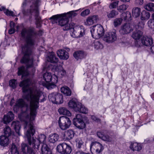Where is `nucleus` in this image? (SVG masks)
<instances>
[{
    "label": "nucleus",
    "instance_id": "obj_3",
    "mask_svg": "<svg viewBox=\"0 0 154 154\" xmlns=\"http://www.w3.org/2000/svg\"><path fill=\"white\" fill-rule=\"evenodd\" d=\"M52 23H57L61 26H65L66 29H74V27H72L69 23V19L66 13L58 14L52 16L49 18Z\"/></svg>",
    "mask_w": 154,
    "mask_h": 154
},
{
    "label": "nucleus",
    "instance_id": "obj_34",
    "mask_svg": "<svg viewBox=\"0 0 154 154\" xmlns=\"http://www.w3.org/2000/svg\"><path fill=\"white\" fill-rule=\"evenodd\" d=\"M140 12L141 9L140 8L138 7L133 8L132 11V13L133 16L136 17L139 16Z\"/></svg>",
    "mask_w": 154,
    "mask_h": 154
},
{
    "label": "nucleus",
    "instance_id": "obj_43",
    "mask_svg": "<svg viewBox=\"0 0 154 154\" xmlns=\"http://www.w3.org/2000/svg\"><path fill=\"white\" fill-rule=\"evenodd\" d=\"M76 146L79 148H80L84 143V142L82 140L79 139H76Z\"/></svg>",
    "mask_w": 154,
    "mask_h": 154
},
{
    "label": "nucleus",
    "instance_id": "obj_42",
    "mask_svg": "<svg viewBox=\"0 0 154 154\" xmlns=\"http://www.w3.org/2000/svg\"><path fill=\"white\" fill-rule=\"evenodd\" d=\"M122 21V19L120 18H117L114 21V25L116 27L120 25Z\"/></svg>",
    "mask_w": 154,
    "mask_h": 154
},
{
    "label": "nucleus",
    "instance_id": "obj_36",
    "mask_svg": "<svg viewBox=\"0 0 154 154\" xmlns=\"http://www.w3.org/2000/svg\"><path fill=\"white\" fill-rule=\"evenodd\" d=\"M5 136L8 137L10 136L12 134L11 129L8 126H6L4 129Z\"/></svg>",
    "mask_w": 154,
    "mask_h": 154
},
{
    "label": "nucleus",
    "instance_id": "obj_48",
    "mask_svg": "<svg viewBox=\"0 0 154 154\" xmlns=\"http://www.w3.org/2000/svg\"><path fill=\"white\" fill-rule=\"evenodd\" d=\"M4 13L7 16H14L13 12L11 11H9L8 9H6V10H5Z\"/></svg>",
    "mask_w": 154,
    "mask_h": 154
},
{
    "label": "nucleus",
    "instance_id": "obj_39",
    "mask_svg": "<svg viewBox=\"0 0 154 154\" xmlns=\"http://www.w3.org/2000/svg\"><path fill=\"white\" fill-rule=\"evenodd\" d=\"M118 14V12L115 10H112L107 14L109 18H113Z\"/></svg>",
    "mask_w": 154,
    "mask_h": 154
},
{
    "label": "nucleus",
    "instance_id": "obj_24",
    "mask_svg": "<svg viewBox=\"0 0 154 154\" xmlns=\"http://www.w3.org/2000/svg\"><path fill=\"white\" fill-rule=\"evenodd\" d=\"M18 75H22V78L23 76H26L29 75V73L26 70H25V67L23 66L19 67L18 68Z\"/></svg>",
    "mask_w": 154,
    "mask_h": 154
},
{
    "label": "nucleus",
    "instance_id": "obj_46",
    "mask_svg": "<svg viewBox=\"0 0 154 154\" xmlns=\"http://www.w3.org/2000/svg\"><path fill=\"white\" fill-rule=\"evenodd\" d=\"M11 152L12 154H19L17 147L15 146H13L11 148Z\"/></svg>",
    "mask_w": 154,
    "mask_h": 154
},
{
    "label": "nucleus",
    "instance_id": "obj_33",
    "mask_svg": "<svg viewBox=\"0 0 154 154\" xmlns=\"http://www.w3.org/2000/svg\"><path fill=\"white\" fill-rule=\"evenodd\" d=\"M150 15V14L149 12L145 11H143L141 13V20H148L149 18Z\"/></svg>",
    "mask_w": 154,
    "mask_h": 154
},
{
    "label": "nucleus",
    "instance_id": "obj_11",
    "mask_svg": "<svg viewBox=\"0 0 154 154\" xmlns=\"http://www.w3.org/2000/svg\"><path fill=\"white\" fill-rule=\"evenodd\" d=\"M44 80L47 82H52L55 83L58 82L57 76L55 74L53 75L50 72H46L43 75Z\"/></svg>",
    "mask_w": 154,
    "mask_h": 154
},
{
    "label": "nucleus",
    "instance_id": "obj_64",
    "mask_svg": "<svg viewBox=\"0 0 154 154\" xmlns=\"http://www.w3.org/2000/svg\"><path fill=\"white\" fill-rule=\"evenodd\" d=\"M151 50L152 52L154 54V46H153L151 48Z\"/></svg>",
    "mask_w": 154,
    "mask_h": 154
},
{
    "label": "nucleus",
    "instance_id": "obj_10",
    "mask_svg": "<svg viewBox=\"0 0 154 154\" xmlns=\"http://www.w3.org/2000/svg\"><path fill=\"white\" fill-rule=\"evenodd\" d=\"M117 35L115 32L106 33L104 36L103 40L109 43H112L115 41L117 39Z\"/></svg>",
    "mask_w": 154,
    "mask_h": 154
},
{
    "label": "nucleus",
    "instance_id": "obj_55",
    "mask_svg": "<svg viewBox=\"0 0 154 154\" xmlns=\"http://www.w3.org/2000/svg\"><path fill=\"white\" fill-rule=\"evenodd\" d=\"M92 27L93 28H96V29L100 28L101 29L102 28H103V26L100 24H97L93 26Z\"/></svg>",
    "mask_w": 154,
    "mask_h": 154
},
{
    "label": "nucleus",
    "instance_id": "obj_21",
    "mask_svg": "<svg viewBox=\"0 0 154 154\" xmlns=\"http://www.w3.org/2000/svg\"><path fill=\"white\" fill-rule=\"evenodd\" d=\"M11 127L14 129L16 132L20 135V130L21 127L20 122L18 121H13L11 124Z\"/></svg>",
    "mask_w": 154,
    "mask_h": 154
},
{
    "label": "nucleus",
    "instance_id": "obj_40",
    "mask_svg": "<svg viewBox=\"0 0 154 154\" xmlns=\"http://www.w3.org/2000/svg\"><path fill=\"white\" fill-rule=\"evenodd\" d=\"M9 85L12 88H15L17 85V80L14 79L10 80L9 81Z\"/></svg>",
    "mask_w": 154,
    "mask_h": 154
},
{
    "label": "nucleus",
    "instance_id": "obj_37",
    "mask_svg": "<svg viewBox=\"0 0 154 154\" xmlns=\"http://www.w3.org/2000/svg\"><path fill=\"white\" fill-rule=\"evenodd\" d=\"M83 32H82L81 31H78L76 29H73L72 33L74 35L75 37H82L85 34L84 31L83 30Z\"/></svg>",
    "mask_w": 154,
    "mask_h": 154
},
{
    "label": "nucleus",
    "instance_id": "obj_29",
    "mask_svg": "<svg viewBox=\"0 0 154 154\" xmlns=\"http://www.w3.org/2000/svg\"><path fill=\"white\" fill-rule=\"evenodd\" d=\"M131 13L129 11H127L126 12V21L127 20L128 23H126V28H132L131 26L130 25L129 21L131 20Z\"/></svg>",
    "mask_w": 154,
    "mask_h": 154
},
{
    "label": "nucleus",
    "instance_id": "obj_62",
    "mask_svg": "<svg viewBox=\"0 0 154 154\" xmlns=\"http://www.w3.org/2000/svg\"><path fill=\"white\" fill-rule=\"evenodd\" d=\"M15 102V100H14V98H13L11 101L10 103V105L11 106H12L14 103Z\"/></svg>",
    "mask_w": 154,
    "mask_h": 154
},
{
    "label": "nucleus",
    "instance_id": "obj_44",
    "mask_svg": "<svg viewBox=\"0 0 154 154\" xmlns=\"http://www.w3.org/2000/svg\"><path fill=\"white\" fill-rule=\"evenodd\" d=\"M118 1H116L111 3L109 6V8L112 9L116 8L118 5Z\"/></svg>",
    "mask_w": 154,
    "mask_h": 154
},
{
    "label": "nucleus",
    "instance_id": "obj_20",
    "mask_svg": "<svg viewBox=\"0 0 154 154\" xmlns=\"http://www.w3.org/2000/svg\"><path fill=\"white\" fill-rule=\"evenodd\" d=\"M47 60L51 63H56L58 62V58L56 57L54 52H51L48 56Z\"/></svg>",
    "mask_w": 154,
    "mask_h": 154
},
{
    "label": "nucleus",
    "instance_id": "obj_1",
    "mask_svg": "<svg viewBox=\"0 0 154 154\" xmlns=\"http://www.w3.org/2000/svg\"><path fill=\"white\" fill-rule=\"evenodd\" d=\"M32 83L30 79H25L21 82L19 84L22 87V91L24 94L23 97L28 101H30V119L29 122H25L24 128L26 130L25 135L27 137L29 146L36 151L35 149H38L40 144L42 145L45 143L46 137L44 134L39 135L38 139H34L33 136L35 129L33 121L37 114L36 110L39 106V99L42 96V93L35 87H29Z\"/></svg>",
    "mask_w": 154,
    "mask_h": 154
},
{
    "label": "nucleus",
    "instance_id": "obj_47",
    "mask_svg": "<svg viewBox=\"0 0 154 154\" xmlns=\"http://www.w3.org/2000/svg\"><path fill=\"white\" fill-rule=\"evenodd\" d=\"M102 140L105 141L110 142L111 141L112 139L111 137L108 135H104V136L103 137Z\"/></svg>",
    "mask_w": 154,
    "mask_h": 154
},
{
    "label": "nucleus",
    "instance_id": "obj_26",
    "mask_svg": "<svg viewBox=\"0 0 154 154\" xmlns=\"http://www.w3.org/2000/svg\"><path fill=\"white\" fill-rule=\"evenodd\" d=\"M41 146L42 154H51L50 149L46 143H43Z\"/></svg>",
    "mask_w": 154,
    "mask_h": 154
},
{
    "label": "nucleus",
    "instance_id": "obj_14",
    "mask_svg": "<svg viewBox=\"0 0 154 154\" xmlns=\"http://www.w3.org/2000/svg\"><path fill=\"white\" fill-rule=\"evenodd\" d=\"M25 107L26 110L29 108L28 105L26 104L25 102L23 99H20L18 100L16 102L15 105L14 106V109L15 110H17V109L19 108H22Z\"/></svg>",
    "mask_w": 154,
    "mask_h": 154
},
{
    "label": "nucleus",
    "instance_id": "obj_13",
    "mask_svg": "<svg viewBox=\"0 0 154 154\" xmlns=\"http://www.w3.org/2000/svg\"><path fill=\"white\" fill-rule=\"evenodd\" d=\"M21 149L23 154H36V151L33 148L27 146L25 143L21 144Z\"/></svg>",
    "mask_w": 154,
    "mask_h": 154
},
{
    "label": "nucleus",
    "instance_id": "obj_4",
    "mask_svg": "<svg viewBox=\"0 0 154 154\" xmlns=\"http://www.w3.org/2000/svg\"><path fill=\"white\" fill-rule=\"evenodd\" d=\"M33 1V4L30 6V8L23 11V14L25 16H29L31 17L32 15H34L37 23L39 24L41 21V17L39 16L38 10L39 0H32Z\"/></svg>",
    "mask_w": 154,
    "mask_h": 154
},
{
    "label": "nucleus",
    "instance_id": "obj_54",
    "mask_svg": "<svg viewBox=\"0 0 154 154\" xmlns=\"http://www.w3.org/2000/svg\"><path fill=\"white\" fill-rule=\"evenodd\" d=\"M91 119L92 120L97 122H100V119L94 116H91Z\"/></svg>",
    "mask_w": 154,
    "mask_h": 154
},
{
    "label": "nucleus",
    "instance_id": "obj_38",
    "mask_svg": "<svg viewBox=\"0 0 154 154\" xmlns=\"http://www.w3.org/2000/svg\"><path fill=\"white\" fill-rule=\"evenodd\" d=\"M98 29H91V32L92 37L95 39H98L100 38V35H98Z\"/></svg>",
    "mask_w": 154,
    "mask_h": 154
},
{
    "label": "nucleus",
    "instance_id": "obj_8",
    "mask_svg": "<svg viewBox=\"0 0 154 154\" xmlns=\"http://www.w3.org/2000/svg\"><path fill=\"white\" fill-rule=\"evenodd\" d=\"M57 149L59 152L62 154H69L72 151L71 147L65 143L58 145Z\"/></svg>",
    "mask_w": 154,
    "mask_h": 154
},
{
    "label": "nucleus",
    "instance_id": "obj_2",
    "mask_svg": "<svg viewBox=\"0 0 154 154\" xmlns=\"http://www.w3.org/2000/svg\"><path fill=\"white\" fill-rule=\"evenodd\" d=\"M42 33L41 30L38 34L33 29H22L21 31L20 39L24 41L26 45L22 47L24 55L20 61L21 63L26 64L27 68L32 67L33 65V59L31 56L32 51L29 47L35 45L38 34L41 35Z\"/></svg>",
    "mask_w": 154,
    "mask_h": 154
},
{
    "label": "nucleus",
    "instance_id": "obj_27",
    "mask_svg": "<svg viewBox=\"0 0 154 154\" xmlns=\"http://www.w3.org/2000/svg\"><path fill=\"white\" fill-rule=\"evenodd\" d=\"M91 45L97 50L101 49L103 47V45L100 42L95 40L92 42Z\"/></svg>",
    "mask_w": 154,
    "mask_h": 154
},
{
    "label": "nucleus",
    "instance_id": "obj_49",
    "mask_svg": "<svg viewBox=\"0 0 154 154\" xmlns=\"http://www.w3.org/2000/svg\"><path fill=\"white\" fill-rule=\"evenodd\" d=\"M66 71L63 69L58 72V75L60 76L61 77L63 76L66 74Z\"/></svg>",
    "mask_w": 154,
    "mask_h": 154
},
{
    "label": "nucleus",
    "instance_id": "obj_31",
    "mask_svg": "<svg viewBox=\"0 0 154 154\" xmlns=\"http://www.w3.org/2000/svg\"><path fill=\"white\" fill-rule=\"evenodd\" d=\"M59 112L61 114L65 115L68 116H70L71 115V112L66 108L61 107L58 110Z\"/></svg>",
    "mask_w": 154,
    "mask_h": 154
},
{
    "label": "nucleus",
    "instance_id": "obj_6",
    "mask_svg": "<svg viewBox=\"0 0 154 154\" xmlns=\"http://www.w3.org/2000/svg\"><path fill=\"white\" fill-rule=\"evenodd\" d=\"M59 127L63 130L68 128L71 125L70 119L66 116L60 117L58 121Z\"/></svg>",
    "mask_w": 154,
    "mask_h": 154
},
{
    "label": "nucleus",
    "instance_id": "obj_61",
    "mask_svg": "<svg viewBox=\"0 0 154 154\" xmlns=\"http://www.w3.org/2000/svg\"><path fill=\"white\" fill-rule=\"evenodd\" d=\"M6 9L5 7L0 5V11H3L4 12H5V11L6 10Z\"/></svg>",
    "mask_w": 154,
    "mask_h": 154
},
{
    "label": "nucleus",
    "instance_id": "obj_25",
    "mask_svg": "<svg viewBox=\"0 0 154 154\" xmlns=\"http://www.w3.org/2000/svg\"><path fill=\"white\" fill-rule=\"evenodd\" d=\"M142 34V32L140 29H136L133 32L132 37L135 40H139Z\"/></svg>",
    "mask_w": 154,
    "mask_h": 154
},
{
    "label": "nucleus",
    "instance_id": "obj_23",
    "mask_svg": "<svg viewBox=\"0 0 154 154\" xmlns=\"http://www.w3.org/2000/svg\"><path fill=\"white\" fill-rule=\"evenodd\" d=\"M9 143L8 137L2 135L0 137V144L2 146H6Z\"/></svg>",
    "mask_w": 154,
    "mask_h": 154
},
{
    "label": "nucleus",
    "instance_id": "obj_35",
    "mask_svg": "<svg viewBox=\"0 0 154 154\" xmlns=\"http://www.w3.org/2000/svg\"><path fill=\"white\" fill-rule=\"evenodd\" d=\"M144 7L147 11H154V4L153 3H148L145 5Z\"/></svg>",
    "mask_w": 154,
    "mask_h": 154
},
{
    "label": "nucleus",
    "instance_id": "obj_56",
    "mask_svg": "<svg viewBox=\"0 0 154 154\" xmlns=\"http://www.w3.org/2000/svg\"><path fill=\"white\" fill-rule=\"evenodd\" d=\"M137 26L138 27L136 28L141 29L143 28L144 24L142 23H140L138 24Z\"/></svg>",
    "mask_w": 154,
    "mask_h": 154
},
{
    "label": "nucleus",
    "instance_id": "obj_7",
    "mask_svg": "<svg viewBox=\"0 0 154 154\" xmlns=\"http://www.w3.org/2000/svg\"><path fill=\"white\" fill-rule=\"evenodd\" d=\"M48 98L49 100L54 103L60 104L63 102V96L59 93H52L49 95Z\"/></svg>",
    "mask_w": 154,
    "mask_h": 154
},
{
    "label": "nucleus",
    "instance_id": "obj_53",
    "mask_svg": "<svg viewBox=\"0 0 154 154\" xmlns=\"http://www.w3.org/2000/svg\"><path fill=\"white\" fill-rule=\"evenodd\" d=\"M104 29H98V35H100V38L103 35L104 33Z\"/></svg>",
    "mask_w": 154,
    "mask_h": 154
},
{
    "label": "nucleus",
    "instance_id": "obj_5",
    "mask_svg": "<svg viewBox=\"0 0 154 154\" xmlns=\"http://www.w3.org/2000/svg\"><path fill=\"white\" fill-rule=\"evenodd\" d=\"M68 106L71 108L73 109L76 112L86 114L88 113V110L81 103L76 102L75 101L71 100L68 103Z\"/></svg>",
    "mask_w": 154,
    "mask_h": 154
},
{
    "label": "nucleus",
    "instance_id": "obj_50",
    "mask_svg": "<svg viewBox=\"0 0 154 154\" xmlns=\"http://www.w3.org/2000/svg\"><path fill=\"white\" fill-rule=\"evenodd\" d=\"M118 10L121 12H123L125 10V5H122L120 6Z\"/></svg>",
    "mask_w": 154,
    "mask_h": 154
},
{
    "label": "nucleus",
    "instance_id": "obj_57",
    "mask_svg": "<svg viewBox=\"0 0 154 154\" xmlns=\"http://www.w3.org/2000/svg\"><path fill=\"white\" fill-rule=\"evenodd\" d=\"M15 24L13 21H11L10 23V29H14Z\"/></svg>",
    "mask_w": 154,
    "mask_h": 154
},
{
    "label": "nucleus",
    "instance_id": "obj_15",
    "mask_svg": "<svg viewBox=\"0 0 154 154\" xmlns=\"http://www.w3.org/2000/svg\"><path fill=\"white\" fill-rule=\"evenodd\" d=\"M57 54L61 59L67 60L69 57L68 53L63 49H60L57 51Z\"/></svg>",
    "mask_w": 154,
    "mask_h": 154
},
{
    "label": "nucleus",
    "instance_id": "obj_16",
    "mask_svg": "<svg viewBox=\"0 0 154 154\" xmlns=\"http://www.w3.org/2000/svg\"><path fill=\"white\" fill-rule=\"evenodd\" d=\"M141 41L143 44L146 46L152 45L153 44V40L152 38L146 36H143L141 39Z\"/></svg>",
    "mask_w": 154,
    "mask_h": 154
},
{
    "label": "nucleus",
    "instance_id": "obj_51",
    "mask_svg": "<svg viewBox=\"0 0 154 154\" xmlns=\"http://www.w3.org/2000/svg\"><path fill=\"white\" fill-rule=\"evenodd\" d=\"M97 135L98 137L102 139L104 134L101 131H99L97 132Z\"/></svg>",
    "mask_w": 154,
    "mask_h": 154
},
{
    "label": "nucleus",
    "instance_id": "obj_41",
    "mask_svg": "<svg viewBox=\"0 0 154 154\" xmlns=\"http://www.w3.org/2000/svg\"><path fill=\"white\" fill-rule=\"evenodd\" d=\"M79 10H76L75 11H70L66 13L67 14V15L69 19L70 17H75L76 16L77 14L76 13V12L77 11H79Z\"/></svg>",
    "mask_w": 154,
    "mask_h": 154
},
{
    "label": "nucleus",
    "instance_id": "obj_59",
    "mask_svg": "<svg viewBox=\"0 0 154 154\" xmlns=\"http://www.w3.org/2000/svg\"><path fill=\"white\" fill-rule=\"evenodd\" d=\"M15 32V29H9L8 32L9 34H12L14 33Z\"/></svg>",
    "mask_w": 154,
    "mask_h": 154
},
{
    "label": "nucleus",
    "instance_id": "obj_17",
    "mask_svg": "<svg viewBox=\"0 0 154 154\" xmlns=\"http://www.w3.org/2000/svg\"><path fill=\"white\" fill-rule=\"evenodd\" d=\"M98 18L97 15H93L89 17L86 20V21L85 22L86 25L90 26L95 23L96 22Z\"/></svg>",
    "mask_w": 154,
    "mask_h": 154
},
{
    "label": "nucleus",
    "instance_id": "obj_58",
    "mask_svg": "<svg viewBox=\"0 0 154 154\" xmlns=\"http://www.w3.org/2000/svg\"><path fill=\"white\" fill-rule=\"evenodd\" d=\"M135 2L137 4L142 5L143 3V0H136Z\"/></svg>",
    "mask_w": 154,
    "mask_h": 154
},
{
    "label": "nucleus",
    "instance_id": "obj_18",
    "mask_svg": "<svg viewBox=\"0 0 154 154\" xmlns=\"http://www.w3.org/2000/svg\"><path fill=\"white\" fill-rule=\"evenodd\" d=\"M14 115L13 113L10 111L8 112L7 115H5L3 119L4 123L7 124L11 122L14 119Z\"/></svg>",
    "mask_w": 154,
    "mask_h": 154
},
{
    "label": "nucleus",
    "instance_id": "obj_9",
    "mask_svg": "<svg viewBox=\"0 0 154 154\" xmlns=\"http://www.w3.org/2000/svg\"><path fill=\"white\" fill-rule=\"evenodd\" d=\"M82 117L80 114L76 115V117L73 119V122L74 125L79 129H83L85 127V124L82 120Z\"/></svg>",
    "mask_w": 154,
    "mask_h": 154
},
{
    "label": "nucleus",
    "instance_id": "obj_22",
    "mask_svg": "<svg viewBox=\"0 0 154 154\" xmlns=\"http://www.w3.org/2000/svg\"><path fill=\"white\" fill-rule=\"evenodd\" d=\"M75 134L72 130H69L65 132L63 136L66 139L70 140L73 137Z\"/></svg>",
    "mask_w": 154,
    "mask_h": 154
},
{
    "label": "nucleus",
    "instance_id": "obj_30",
    "mask_svg": "<svg viewBox=\"0 0 154 154\" xmlns=\"http://www.w3.org/2000/svg\"><path fill=\"white\" fill-rule=\"evenodd\" d=\"M59 138L58 134H51L49 137V140L50 142L54 143L57 141Z\"/></svg>",
    "mask_w": 154,
    "mask_h": 154
},
{
    "label": "nucleus",
    "instance_id": "obj_19",
    "mask_svg": "<svg viewBox=\"0 0 154 154\" xmlns=\"http://www.w3.org/2000/svg\"><path fill=\"white\" fill-rule=\"evenodd\" d=\"M130 148L133 151H140L142 149V146L140 143L136 142H131L130 146Z\"/></svg>",
    "mask_w": 154,
    "mask_h": 154
},
{
    "label": "nucleus",
    "instance_id": "obj_28",
    "mask_svg": "<svg viewBox=\"0 0 154 154\" xmlns=\"http://www.w3.org/2000/svg\"><path fill=\"white\" fill-rule=\"evenodd\" d=\"M73 56L76 59L78 60L84 57V53L82 51H77L74 53Z\"/></svg>",
    "mask_w": 154,
    "mask_h": 154
},
{
    "label": "nucleus",
    "instance_id": "obj_32",
    "mask_svg": "<svg viewBox=\"0 0 154 154\" xmlns=\"http://www.w3.org/2000/svg\"><path fill=\"white\" fill-rule=\"evenodd\" d=\"M60 90L61 92L66 96H70L71 95V91L68 87H62Z\"/></svg>",
    "mask_w": 154,
    "mask_h": 154
},
{
    "label": "nucleus",
    "instance_id": "obj_45",
    "mask_svg": "<svg viewBox=\"0 0 154 154\" xmlns=\"http://www.w3.org/2000/svg\"><path fill=\"white\" fill-rule=\"evenodd\" d=\"M90 13V11L89 9H87L82 12L81 15L82 17H85L88 15Z\"/></svg>",
    "mask_w": 154,
    "mask_h": 154
},
{
    "label": "nucleus",
    "instance_id": "obj_12",
    "mask_svg": "<svg viewBox=\"0 0 154 154\" xmlns=\"http://www.w3.org/2000/svg\"><path fill=\"white\" fill-rule=\"evenodd\" d=\"M91 149L94 150L97 153H100L104 149L102 145L97 142H92L90 146Z\"/></svg>",
    "mask_w": 154,
    "mask_h": 154
},
{
    "label": "nucleus",
    "instance_id": "obj_63",
    "mask_svg": "<svg viewBox=\"0 0 154 154\" xmlns=\"http://www.w3.org/2000/svg\"><path fill=\"white\" fill-rule=\"evenodd\" d=\"M119 32L121 34L124 35L125 33V29H120Z\"/></svg>",
    "mask_w": 154,
    "mask_h": 154
},
{
    "label": "nucleus",
    "instance_id": "obj_52",
    "mask_svg": "<svg viewBox=\"0 0 154 154\" xmlns=\"http://www.w3.org/2000/svg\"><path fill=\"white\" fill-rule=\"evenodd\" d=\"M57 82L55 83H53L52 82H50L49 83V86H48V88H55L56 87V85L55 84L57 83Z\"/></svg>",
    "mask_w": 154,
    "mask_h": 154
},
{
    "label": "nucleus",
    "instance_id": "obj_60",
    "mask_svg": "<svg viewBox=\"0 0 154 154\" xmlns=\"http://www.w3.org/2000/svg\"><path fill=\"white\" fill-rule=\"evenodd\" d=\"M149 24V26H150V28L151 29H152L154 28V23L152 22H151V23Z\"/></svg>",
    "mask_w": 154,
    "mask_h": 154
}]
</instances>
